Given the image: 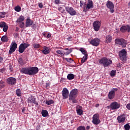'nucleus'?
I'll use <instances>...</instances> for the list:
<instances>
[{
    "instance_id": "56",
    "label": "nucleus",
    "mask_w": 130,
    "mask_h": 130,
    "mask_svg": "<svg viewBox=\"0 0 130 130\" xmlns=\"http://www.w3.org/2000/svg\"><path fill=\"white\" fill-rule=\"evenodd\" d=\"M37 130H40V125H38L36 128Z\"/></svg>"
},
{
    "instance_id": "21",
    "label": "nucleus",
    "mask_w": 130,
    "mask_h": 130,
    "mask_svg": "<svg viewBox=\"0 0 130 130\" xmlns=\"http://www.w3.org/2000/svg\"><path fill=\"white\" fill-rule=\"evenodd\" d=\"M76 112L78 115H83V107L81 106L76 107Z\"/></svg>"
},
{
    "instance_id": "59",
    "label": "nucleus",
    "mask_w": 130,
    "mask_h": 130,
    "mask_svg": "<svg viewBox=\"0 0 130 130\" xmlns=\"http://www.w3.org/2000/svg\"><path fill=\"white\" fill-rule=\"evenodd\" d=\"M22 112H25V108L22 109Z\"/></svg>"
},
{
    "instance_id": "41",
    "label": "nucleus",
    "mask_w": 130,
    "mask_h": 130,
    "mask_svg": "<svg viewBox=\"0 0 130 130\" xmlns=\"http://www.w3.org/2000/svg\"><path fill=\"white\" fill-rule=\"evenodd\" d=\"M77 130H86V127L84 126H79Z\"/></svg>"
},
{
    "instance_id": "34",
    "label": "nucleus",
    "mask_w": 130,
    "mask_h": 130,
    "mask_svg": "<svg viewBox=\"0 0 130 130\" xmlns=\"http://www.w3.org/2000/svg\"><path fill=\"white\" fill-rule=\"evenodd\" d=\"M16 95L18 96V97L21 96V89L19 88H18L16 91Z\"/></svg>"
},
{
    "instance_id": "27",
    "label": "nucleus",
    "mask_w": 130,
    "mask_h": 130,
    "mask_svg": "<svg viewBox=\"0 0 130 130\" xmlns=\"http://www.w3.org/2000/svg\"><path fill=\"white\" fill-rule=\"evenodd\" d=\"M41 113L43 117H46L47 115H48V112L47 111V110H42Z\"/></svg>"
},
{
    "instance_id": "13",
    "label": "nucleus",
    "mask_w": 130,
    "mask_h": 130,
    "mask_svg": "<svg viewBox=\"0 0 130 130\" xmlns=\"http://www.w3.org/2000/svg\"><path fill=\"white\" fill-rule=\"evenodd\" d=\"M118 91V88H113L108 93V98L110 100H112L115 97V92Z\"/></svg>"
},
{
    "instance_id": "25",
    "label": "nucleus",
    "mask_w": 130,
    "mask_h": 130,
    "mask_svg": "<svg viewBox=\"0 0 130 130\" xmlns=\"http://www.w3.org/2000/svg\"><path fill=\"white\" fill-rule=\"evenodd\" d=\"M106 40L105 42L106 43H110L111 41H112V36L110 35L106 36Z\"/></svg>"
},
{
    "instance_id": "28",
    "label": "nucleus",
    "mask_w": 130,
    "mask_h": 130,
    "mask_svg": "<svg viewBox=\"0 0 130 130\" xmlns=\"http://www.w3.org/2000/svg\"><path fill=\"white\" fill-rule=\"evenodd\" d=\"M64 50H68L67 52H66L65 53V55H69V54H70V53H72V52H73V49L72 48H65L63 49Z\"/></svg>"
},
{
    "instance_id": "20",
    "label": "nucleus",
    "mask_w": 130,
    "mask_h": 130,
    "mask_svg": "<svg viewBox=\"0 0 130 130\" xmlns=\"http://www.w3.org/2000/svg\"><path fill=\"white\" fill-rule=\"evenodd\" d=\"M33 23H34L33 20H31L30 17H27L25 23V27H31L33 25Z\"/></svg>"
},
{
    "instance_id": "61",
    "label": "nucleus",
    "mask_w": 130,
    "mask_h": 130,
    "mask_svg": "<svg viewBox=\"0 0 130 130\" xmlns=\"http://www.w3.org/2000/svg\"><path fill=\"white\" fill-rule=\"evenodd\" d=\"M2 18H5V16H3L2 15H0V19H2Z\"/></svg>"
},
{
    "instance_id": "22",
    "label": "nucleus",
    "mask_w": 130,
    "mask_h": 130,
    "mask_svg": "<svg viewBox=\"0 0 130 130\" xmlns=\"http://www.w3.org/2000/svg\"><path fill=\"white\" fill-rule=\"evenodd\" d=\"M43 49L42 50V53H43V54L45 55H47V54H49V53H50V49L46 46H44L43 47Z\"/></svg>"
},
{
    "instance_id": "7",
    "label": "nucleus",
    "mask_w": 130,
    "mask_h": 130,
    "mask_svg": "<svg viewBox=\"0 0 130 130\" xmlns=\"http://www.w3.org/2000/svg\"><path fill=\"white\" fill-rule=\"evenodd\" d=\"M30 44H28L27 43H22L20 45L19 47L18 51L19 53H23L24 51L26 50V48H28Z\"/></svg>"
},
{
    "instance_id": "46",
    "label": "nucleus",
    "mask_w": 130,
    "mask_h": 130,
    "mask_svg": "<svg viewBox=\"0 0 130 130\" xmlns=\"http://www.w3.org/2000/svg\"><path fill=\"white\" fill-rule=\"evenodd\" d=\"M9 70L10 72H13L14 71V69L13 68V66H12V64L9 65Z\"/></svg>"
},
{
    "instance_id": "48",
    "label": "nucleus",
    "mask_w": 130,
    "mask_h": 130,
    "mask_svg": "<svg viewBox=\"0 0 130 130\" xmlns=\"http://www.w3.org/2000/svg\"><path fill=\"white\" fill-rule=\"evenodd\" d=\"M56 53H57V54H60V55H62V52H61V51L60 50H57Z\"/></svg>"
},
{
    "instance_id": "11",
    "label": "nucleus",
    "mask_w": 130,
    "mask_h": 130,
    "mask_svg": "<svg viewBox=\"0 0 130 130\" xmlns=\"http://www.w3.org/2000/svg\"><path fill=\"white\" fill-rule=\"evenodd\" d=\"M6 82L10 86H15L17 83V79L14 77H9L7 78Z\"/></svg>"
},
{
    "instance_id": "18",
    "label": "nucleus",
    "mask_w": 130,
    "mask_h": 130,
    "mask_svg": "<svg viewBox=\"0 0 130 130\" xmlns=\"http://www.w3.org/2000/svg\"><path fill=\"white\" fill-rule=\"evenodd\" d=\"M69 92L68 88H63L62 91V96L63 97V99H68V98H69Z\"/></svg>"
},
{
    "instance_id": "14",
    "label": "nucleus",
    "mask_w": 130,
    "mask_h": 130,
    "mask_svg": "<svg viewBox=\"0 0 130 130\" xmlns=\"http://www.w3.org/2000/svg\"><path fill=\"white\" fill-rule=\"evenodd\" d=\"M93 27L94 31H99V30H100V27H101V22L99 20L94 21L93 23Z\"/></svg>"
},
{
    "instance_id": "6",
    "label": "nucleus",
    "mask_w": 130,
    "mask_h": 130,
    "mask_svg": "<svg viewBox=\"0 0 130 130\" xmlns=\"http://www.w3.org/2000/svg\"><path fill=\"white\" fill-rule=\"evenodd\" d=\"M65 10L70 16H76V15H77V11H76V10L72 7H70L69 6L66 7Z\"/></svg>"
},
{
    "instance_id": "1",
    "label": "nucleus",
    "mask_w": 130,
    "mask_h": 130,
    "mask_svg": "<svg viewBox=\"0 0 130 130\" xmlns=\"http://www.w3.org/2000/svg\"><path fill=\"white\" fill-rule=\"evenodd\" d=\"M80 7L83 8V11L84 13H87L90 9L94 8V5L92 0H88L87 3L85 2L84 3L83 1H80Z\"/></svg>"
},
{
    "instance_id": "64",
    "label": "nucleus",
    "mask_w": 130,
    "mask_h": 130,
    "mask_svg": "<svg viewBox=\"0 0 130 130\" xmlns=\"http://www.w3.org/2000/svg\"><path fill=\"white\" fill-rule=\"evenodd\" d=\"M60 9H61V7H60V8H59V10Z\"/></svg>"
},
{
    "instance_id": "51",
    "label": "nucleus",
    "mask_w": 130,
    "mask_h": 130,
    "mask_svg": "<svg viewBox=\"0 0 130 130\" xmlns=\"http://www.w3.org/2000/svg\"><path fill=\"white\" fill-rule=\"evenodd\" d=\"M39 7L40 8V9H42V8H43V4L42 3H39Z\"/></svg>"
},
{
    "instance_id": "58",
    "label": "nucleus",
    "mask_w": 130,
    "mask_h": 130,
    "mask_svg": "<svg viewBox=\"0 0 130 130\" xmlns=\"http://www.w3.org/2000/svg\"><path fill=\"white\" fill-rule=\"evenodd\" d=\"M86 129L87 130L90 129V126H86Z\"/></svg>"
},
{
    "instance_id": "5",
    "label": "nucleus",
    "mask_w": 130,
    "mask_h": 130,
    "mask_svg": "<svg viewBox=\"0 0 130 130\" xmlns=\"http://www.w3.org/2000/svg\"><path fill=\"white\" fill-rule=\"evenodd\" d=\"M126 51L124 49L119 52V56L122 61H125L126 60Z\"/></svg>"
},
{
    "instance_id": "32",
    "label": "nucleus",
    "mask_w": 130,
    "mask_h": 130,
    "mask_svg": "<svg viewBox=\"0 0 130 130\" xmlns=\"http://www.w3.org/2000/svg\"><path fill=\"white\" fill-rule=\"evenodd\" d=\"M18 63L20 64V66H24V60H23V58H19L18 59Z\"/></svg>"
},
{
    "instance_id": "50",
    "label": "nucleus",
    "mask_w": 130,
    "mask_h": 130,
    "mask_svg": "<svg viewBox=\"0 0 130 130\" xmlns=\"http://www.w3.org/2000/svg\"><path fill=\"white\" fill-rule=\"evenodd\" d=\"M67 40L68 41H72V40H73V37L70 36V37L67 38Z\"/></svg>"
},
{
    "instance_id": "3",
    "label": "nucleus",
    "mask_w": 130,
    "mask_h": 130,
    "mask_svg": "<svg viewBox=\"0 0 130 130\" xmlns=\"http://www.w3.org/2000/svg\"><path fill=\"white\" fill-rule=\"evenodd\" d=\"M115 43L116 45H119L122 48H125L126 45H127V41L122 38H117L115 40Z\"/></svg>"
},
{
    "instance_id": "54",
    "label": "nucleus",
    "mask_w": 130,
    "mask_h": 130,
    "mask_svg": "<svg viewBox=\"0 0 130 130\" xmlns=\"http://www.w3.org/2000/svg\"><path fill=\"white\" fill-rule=\"evenodd\" d=\"M50 86V82L47 83L46 84V87L48 88Z\"/></svg>"
},
{
    "instance_id": "15",
    "label": "nucleus",
    "mask_w": 130,
    "mask_h": 130,
    "mask_svg": "<svg viewBox=\"0 0 130 130\" xmlns=\"http://www.w3.org/2000/svg\"><path fill=\"white\" fill-rule=\"evenodd\" d=\"M92 122L93 124H95L96 125L99 124V123L101 122L99 119V114H95L93 116Z\"/></svg>"
},
{
    "instance_id": "53",
    "label": "nucleus",
    "mask_w": 130,
    "mask_h": 130,
    "mask_svg": "<svg viewBox=\"0 0 130 130\" xmlns=\"http://www.w3.org/2000/svg\"><path fill=\"white\" fill-rule=\"evenodd\" d=\"M6 14V12H0V15H3V16H5Z\"/></svg>"
},
{
    "instance_id": "33",
    "label": "nucleus",
    "mask_w": 130,
    "mask_h": 130,
    "mask_svg": "<svg viewBox=\"0 0 130 130\" xmlns=\"http://www.w3.org/2000/svg\"><path fill=\"white\" fill-rule=\"evenodd\" d=\"M54 103V101L52 100H50L49 101H46V104L47 105H51V104H53Z\"/></svg>"
},
{
    "instance_id": "38",
    "label": "nucleus",
    "mask_w": 130,
    "mask_h": 130,
    "mask_svg": "<svg viewBox=\"0 0 130 130\" xmlns=\"http://www.w3.org/2000/svg\"><path fill=\"white\" fill-rule=\"evenodd\" d=\"M124 127L125 130H129L130 129V125L129 124L127 123L124 125Z\"/></svg>"
},
{
    "instance_id": "30",
    "label": "nucleus",
    "mask_w": 130,
    "mask_h": 130,
    "mask_svg": "<svg viewBox=\"0 0 130 130\" xmlns=\"http://www.w3.org/2000/svg\"><path fill=\"white\" fill-rule=\"evenodd\" d=\"M68 80H74L75 79V75L72 73L69 74L67 76Z\"/></svg>"
},
{
    "instance_id": "24",
    "label": "nucleus",
    "mask_w": 130,
    "mask_h": 130,
    "mask_svg": "<svg viewBox=\"0 0 130 130\" xmlns=\"http://www.w3.org/2000/svg\"><path fill=\"white\" fill-rule=\"evenodd\" d=\"M22 74H25V75H29V67L23 68L20 70Z\"/></svg>"
},
{
    "instance_id": "62",
    "label": "nucleus",
    "mask_w": 130,
    "mask_h": 130,
    "mask_svg": "<svg viewBox=\"0 0 130 130\" xmlns=\"http://www.w3.org/2000/svg\"><path fill=\"white\" fill-rule=\"evenodd\" d=\"M44 36L45 37H46V35L45 34H44Z\"/></svg>"
},
{
    "instance_id": "19",
    "label": "nucleus",
    "mask_w": 130,
    "mask_h": 130,
    "mask_svg": "<svg viewBox=\"0 0 130 130\" xmlns=\"http://www.w3.org/2000/svg\"><path fill=\"white\" fill-rule=\"evenodd\" d=\"M117 120L119 123H123V122L125 121V117L124 116V115H121L118 116L117 118Z\"/></svg>"
},
{
    "instance_id": "49",
    "label": "nucleus",
    "mask_w": 130,
    "mask_h": 130,
    "mask_svg": "<svg viewBox=\"0 0 130 130\" xmlns=\"http://www.w3.org/2000/svg\"><path fill=\"white\" fill-rule=\"evenodd\" d=\"M5 71H6V69L5 68L1 69H0V73L4 74V73H5Z\"/></svg>"
},
{
    "instance_id": "23",
    "label": "nucleus",
    "mask_w": 130,
    "mask_h": 130,
    "mask_svg": "<svg viewBox=\"0 0 130 130\" xmlns=\"http://www.w3.org/2000/svg\"><path fill=\"white\" fill-rule=\"evenodd\" d=\"M27 102L28 103H31L34 104L35 105H37V106H38L39 104L36 102V99L35 98H32L31 99H27Z\"/></svg>"
},
{
    "instance_id": "55",
    "label": "nucleus",
    "mask_w": 130,
    "mask_h": 130,
    "mask_svg": "<svg viewBox=\"0 0 130 130\" xmlns=\"http://www.w3.org/2000/svg\"><path fill=\"white\" fill-rule=\"evenodd\" d=\"M46 37L47 39L50 38V37H51V35L50 34H48V35H47V36Z\"/></svg>"
},
{
    "instance_id": "35",
    "label": "nucleus",
    "mask_w": 130,
    "mask_h": 130,
    "mask_svg": "<svg viewBox=\"0 0 130 130\" xmlns=\"http://www.w3.org/2000/svg\"><path fill=\"white\" fill-rule=\"evenodd\" d=\"M32 46L35 49H38L40 48V44L35 43L32 44Z\"/></svg>"
},
{
    "instance_id": "45",
    "label": "nucleus",
    "mask_w": 130,
    "mask_h": 130,
    "mask_svg": "<svg viewBox=\"0 0 130 130\" xmlns=\"http://www.w3.org/2000/svg\"><path fill=\"white\" fill-rule=\"evenodd\" d=\"M64 59L68 61V62H72L73 61V60L71 58H64Z\"/></svg>"
},
{
    "instance_id": "60",
    "label": "nucleus",
    "mask_w": 130,
    "mask_h": 130,
    "mask_svg": "<svg viewBox=\"0 0 130 130\" xmlns=\"http://www.w3.org/2000/svg\"><path fill=\"white\" fill-rule=\"evenodd\" d=\"M95 107H99V104H97L95 105Z\"/></svg>"
},
{
    "instance_id": "63",
    "label": "nucleus",
    "mask_w": 130,
    "mask_h": 130,
    "mask_svg": "<svg viewBox=\"0 0 130 130\" xmlns=\"http://www.w3.org/2000/svg\"><path fill=\"white\" fill-rule=\"evenodd\" d=\"M74 123V120H71V123Z\"/></svg>"
},
{
    "instance_id": "42",
    "label": "nucleus",
    "mask_w": 130,
    "mask_h": 130,
    "mask_svg": "<svg viewBox=\"0 0 130 130\" xmlns=\"http://www.w3.org/2000/svg\"><path fill=\"white\" fill-rule=\"evenodd\" d=\"M115 74H116V71L112 70L110 73L111 77H114L115 76Z\"/></svg>"
},
{
    "instance_id": "26",
    "label": "nucleus",
    "mask_w": 130,
    "mask_h": 130,
    "mask_svg": "<svg viewBox=\"0 0 130 130\" xmlns=\"http://www.w3.org/2000/svg\"><path fill=\"white\" fill-rule=\"evenodd\" d=\"M25 20V17L24 16L21 15L16 20V23H21Z\"/></svg>"
},
{
    "instance_id": "44",
    "label": "nucleus",
    "mask_w": 130,
    "mask_h": 130,
    "mask_svg": "<svg viewBox=\"0 0 130 130\" xmlns=\"http://www.w3.org/2000/svg\"><path fill=\"white\" fill-rule=\"evenodd\" d=\"M8 29H9V26H8V25H5L3 27L4 32H7V31H8Z\"/></svg>"
},
{
    "instance_id": "10",
    "label": "nucleus",
    "mask_w": 130,
    "mask_h": 130,
    "mask_svg": "<svg viewBox=\"0 0 130 130\" xmlns=\"http://www.w3.org/2000/svg\"><path fill=\"white\" fill-rule=\"evenodd\" d=\"M110 107L112 110H117V109L120 108V104L117 102H114L111 103Z\"/></svg>"
},
{
    "instance_id": "52",
    "label": "nucleus",
    "mask_w": 130,
    "mask_h": 130,
    "mask_svg": "<svg viewBox=\"0 0 130 130\" xmlns=\"http://www.w3.org/2000/svg\"><path fill=\"white\" fill-rule=\"evenodd\" d=\"M126 107L128 110H130V103L127 104L126 106Z\"/></svg>"
},
{
    "instance_id": "12",
    "label": "nucleus",
    "mask_w": 130,
    "mask_h": 130,
    "mask_svg": "<svg viewBox=\"0 0 130 130\" xmlns=\"http://www.w3.org/2000/svg\"><path fill=\"white\" fill-rule=\"evenodd\" d=\"M106 6L110 10L111 13H114V5L112 2L109 0L106 3Z\"/></svg>"
},
{
    "instance_id": "47",
    "label": "nucleus",
    "mask_w": 130,
    "mask_h": 130,
    "mask_svg": "<svg viewBox=\"0 0 130 130\" xmlns=\"http://www.w3.org/2000/svg\"><path fill=\"white\" fill-rule=\"evenodd\" d=\"M55 5H59L60 4V0H55Z\"/></svg>"
},
{
    "instance_id": "43",
    "label": "nucleus",
    "mask_w": 130,
    "mask_h": 130,
    "mask_svg": "<svg viewBox=\"0 0 130 130\" xmlns=\"http://www.w3.org/2000/svg\"><path fill=\"white\" fill-rule=\"evenodd\" d=\"M5 87V82L3 81H0V88H4Z\"/></svg>"
},
{
    "instance_id": "40",
    "label": "nucleus",
    "mask_w": 130,
    "mask_h": 130,
    "mask_svg": "<svg viewBox=\"0 0 130 130\" xmlns=\"http://www.w3.org/2000/svg\"><path fill=\"white\" fill-rule=\"evenodd\" d=\"M6 24L7 23H6V22H0V27L1 28H4L5 26L7 25Z\"/></svg>"
},
{
    "instance_id": "39",
    "label": "nucleus",
    "mask_w": 130,
    "mask_h": 130,
    "mask_svg": "<svg viewBox=\"0 0 130 130\" xmlns=\"http://www.w3.org/2000/svg\"><path fill=\"white\" fill-rule=\"evenodd\" d=\"M80 51H81V52H82V54H84V55L85 54H86L87 52L86 51V50H85L84 49V48H81L80 49Z\"/></svg>"
},
{
    "instance_id": "29",
    "label": "nucleus",
    "mask_w": 130,
    "mask_h": 130,
    "mask_svg": "<svg viewBox=\"0 0 130 130\" xmlns=\"http://www.w3.org/2000/svg\"><path fill=\"white\" fill-rule=\"evenodd\" d=\"M1 41L2 42H8L9 41V39L7 36H3L1 38Z\"/></svg>"
},
{
    "instance_id": "57",
    "label": "nucleus",
    "mask_w": 130,
    "mask_h": 130,
    "mask_svg": "<svg viewBox=\"0 0 130 130\" xmlns=\"http://www.w3.org/2000/svg\"><path fill=\"white\" fill-rule=\"evenodd\" d=\"M4 59V58H3V57H0V63L2 62V61H3V60Z\"/></svg>"
},
{
    "instance_id": "36",
    "label": "nucleus",
    "mask_w": 130,
    "mask_h": 130,
    "mask_svg": "<svg viewBox=\"0 0 130 130\" xmlns=\"http://www.w3.org/2000/svg\"><path fill=\"white\" fill-rule=\"evenodd\" d=\"M17 23H18V24H19V27L21 29H23V28H24V27H25V23H24V22L22 21L21 22H17Z\"/></svg>"
},
{
    "instance_id": "37",
    "label": "nucleus",
    "mask_w": 130,
    "mask_h": 130,
    "mask_svg": "<svg viewBox=\"0 0 130 130\" xmlns=\"http://www.w3.org/2000/svg\"><path fill=\"white\" fill-rule=\"evenodd\" d=\"M15 11H16V12H21V7L19 6H16L14 8Z\"/></svg>"
},
{
    "instance_id": "9",
    "label": "nucleus",
    "mask_w": 130,
    "mask_h": 130,
    "mask_svg": "<svg viewBox=\"0 0 130 130\" xmlns=\"http://www.w3.org/2000/svg\"><path fill=\"white\" fill-rule=\"evenodd\" d=\"M39 72V69L37 67H29V75L34 76Z\"/></svg>"
},
{
    "instance_id": "2",
    "label": "nucleus",
    "mask_w": 130,
    "mask_h": 130,
    "mask_svg": "<svg viewBox=\"0 0 130 130\" xmlns=\"http://www.w3.org/2000/svg\"><path fill=\"white\" fill-rule=\"evenodd\" d=\"M77 95H78V89H72L70 91L69 94L70 102H72L73 104H75V103H78V100L76 99V98H77Z\"/></svg>"
},
{
    "instance_id": "16",
    "label": "nucleus",
    "mask_w": 130,
    "mask_h": 130,
    "mask_svg": "<svg viewBox=\"0 0 130 130\" xmlns=\"http://www.w3.org/2000/svg\"><path fill=\"white\" fill-rule=\"evenodd\" d=\"M100 41L101 40L99 39L96 38L90 41L89 43L92 46H99V44H100Z\"/></svg>"
},
{
    "instance_id": "17",
    "label": "nucleus",
    "mask_w": 130,
    "mask_h": 130,
    "mask_svg": "<svg viewBox=\"0 0 130 130\" xmlns=\"http://www.w3.org/2000/svg\"><path fill=\"white\" fill-rule=\"evenodd\" d=\"M120 31H121L122 33H125L126 31H127V32H130V26L128 25H127L126 26L123 25L120 27Z\"/></svg>"
},
{
    "instance_id": "8",
    "label": "nucleus",
    "mask_w": 130,
    "mask_h": 130,
    "mask_svg": "<svg viewBox=\"0 0 130 130\" xmlns=\"http://www.w3.org/2000/svg\"><path fill=\"white\" fill-rule=\"evenodd\" d=\"M17 47H18V45H17L16 42H13L10 45L9 54H12V53L15 52L16 49H17Z\"/></svg>"
},
{
    "instance_id": "31",
    "label": "nucleus",
    "mask_w": 130,
    "mask_h": 130,
    "mask_svg": "<svg viewBox=\"0 0 130 130\" xmlns=\"http://www.w3.org/2000/svg\"><path fill=\"white\" fill-rule=\"evenodd\" d=\"M88 59V54H85L81 59V63H84Z\"/></svg>"
},
{
    "instance_id": "4",
    "label": "nucleus",
    "mask_w": 130,
    "mask_h": 130,
    "mask_svg": "<svg viewBox=\"0 0 130 130\" xmlns=\"http://www.w3.org/2000/svg\"><path fill=\"white\" fill-rule=\"evenodd\" d=\"M99 62L101 64H103L104 68H107L109 67L110 64H112V60L111 59H108L107 57H103L101 59L99 60Z\"/></svg>"
}]
</instances>
